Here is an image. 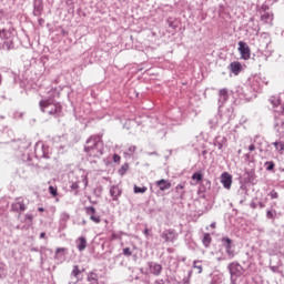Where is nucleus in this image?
Returning a JSON list of instances; mask_svg holds the SVG:
<instances>
[{"instance_id": "f257e3e1", "label": "nucleus", "mask_w": 284, "mask_h": 284, "mask_svg": "<svg viewBox=\"0 0 284 284\" xmlns=\"http://www.w3.org/2000/svg\"><path fill=\"white\" fill-rule=\"evenodd\" d=\"M39 105L41 112H48L51 116L61 114V111L63 110L61 104L59 102H54L53 99L41 100Z\"/></svg>"}, {"instance_id": "f03ea898", "label": "nucleus", "mask_w": 284, "mask_h": 284, "mask_svg": "<svg viewBox=\"0 0 284 284\" xmlns=\"http://www.w3.org/2000/svg\"><path fill=\"white\" fill-rule=\"evenodd\" d=\"M99 145H101V136L92 135L84 145V152L90 156H99V154H103Z\"/></svg>"}, {"instance_id": "7ed1b4c3", "label": "nucleus", "mask_w": 284, "mask_h": 284, "mask_svg": "<svg viewBox=\"0 0 284 284\" xmlns=\"http://www.w3.org/2000/svg\"><path fill=\"white\" fill-rule=\"evenodd\" d=\"M237 44V50L241 54V59H243L244 61L250 60V57H252V50L250 49V45H247V43L243 41H240Z\"/></svg>"}, {"instance_id": "20e7f679", "label": "nucleus", "mask_w": 284, "mask_h": 284, "mask_svg": "<svg viewBox=\"0 0 284 284\" xmlns=\"http://www.w3.org/2000/svg\"><path fill=\"white\" fill-rule=\"evenodd\" d=\"M221 183L225 190H230L232 187V175L227 172L222 173Z\"/></svg>"}, {"instance_id": "39448f33", "label": "nucleus", "mask_w": 284, "mask_h": 284, "mask_svg": "<svg viewBox=\"0 0 284 284\" xmlns=\"http://www.w3.org/2000/svg\"><path fill=\"white\" fill-rule=\"evenodd\" d=\"M222 243H224V247L226 250L229 258H234V250H232V240L230 237H223Z\"/></svg>"}, {"instance_id": "423d86ee", "label": "nucleus", "mask_w": 284, "mask_h": 284, "mask_svg": "<svg viewBox=\"0 0 284 284\" xmlns=\"http://www.w3.org/2000/svg\"><path fill=\"white\" fill-rule=\"evenodd\" d=\"M155 185L161 190V192H165V190H170V187H172V183L165 179L156 181Z\"/></svg>"}, {"instance_id": "0eeeda50", "label": "nucleus", "mask_w": 284, "mask_h": 284, "mask_svg": "<svg viewBox=\"0 0 284 284\" xmlns=\"http://www.w3.org/2000/svg\"><path fill=\"white\" fill-rule=\"evenodd\" d=\"M150 272L154 274V276H161V272H163V266L156 263L149 264Z\"/></svg>"}, {"instance_id": "6e6552de", "label": "nucleus", "mask_w": 284, "mask_h": 284, "mask_svg": "<svg viewBox=\"0 0 284 284\" xmlns=\"http://www.w3.org/2000/svg\"><path fill=\"white\" fill-rule=\"evenodd\" d=\"M230 69H231V72H233V74L237 75L243 70V65L241 64V62L234 61L230 64Z\"/></svg>"}, {"instance_id": "1a4fd4ad", "label": "nucleus", "mask_w": 284, "mask_h": 284, "mask_svg": "<svg viewBox=\"0 0 284 284\" xmlns=\"http://www.w3.org/2000/svg\"><path fill=\"white\" fill-rule=\"evenodd\" d=\"M229 271L231 276H239V274H241V265L236 264V263H231L229 265Z\"/></svg>"}, {"instance_id": "9d476101", "label": "nucleus", "mask_w": 284, "mask_h": 284, "mask_svg": "<svg viewBox=\"0 0 284 284\" xmlns=\"http://www.w3.org/2000/svg\"><path fill=\"white\" fill-rule=\"evenodd\" d=\"M13 212H26V204L22 201H17L12 204Z\"/></svg>"}, {"instance_id": "9b49d317", "label": "nucleus", "mask_w": 284, "mask_h": 284, "mask_svg": "<svg viewBox=\"0 0 284 284\" xmlns=\"http://www.w3.org/2000/svg\"><path fill=\"white\" fill-rule=\"evenodd\" d=\"M110 194H111L113 201H116L121 195V189L118 185H113L110 189Z\"/></svg>"}, {"instance_id": "f8f14e48", "label": "nucleus", "mask_w": 284, "mask_h": 284, "mask_svg": "<svg viewBox=\"0 0 284 284\" xmlns=\"http://www.w3.org/2000/svg\"><path fill=\"white\" fill-rule=\"evenodd\" d=\"M163 239H165L166 242L170 241H174V239H176V233H174V231L169 230L166 232L163 233Z\"/></svg>"}, {"instance_id": "ddd939ff", "label": "nucleus", "mask_w": 284, "mask_h": 284, "mask_svg": "<svg viewBox=\"0 0 284 284\" xmlns=\"http://www.w3.org/2000/svg\"><path fill=\"white\" fill-rule=\"evenodd\" d=\"M88 247V240L85 237H79L78 239V250L79 252H83Z\"/></svg>"}, {"instance_id": "4468645a", "label": "nucleus", "mask_w": 284, "mask_h": 284, "mask_svg": "<svg viewBox=\"0 0 284 284\" xmlns=\"http://www.w3.org/2000/svg\"><path fill=\"white\" fill-rule=\"evenodd\" d=\"M133 192H134V194H145V192H148V186L134 185Z\"/></svg>"}, {"instance_id": "2eb2a0df", "label": "nucleus", "mask_w": 284, "mask_h": 284, "mask_svg": "<svg viewBox=\"0 0 284 284\" xmlns=\"http://www.w3.org/2000/svg\"><path fill=\"white\" fill-rule=\"evenodd\" d=\"M210 243H212V236L210 235V233H206L203 236V244L205 245V247H210Z\"/></svg>"}, {"instance_id": "dca6fc26", "label": "nucleus", "mask_w": 284, "mask_h": 284, "mask_svg": "<svg viewBox=\"0 0 284 284\" xmlns=\"http://www.w3.org/2000/svg\"><path fill=\"white\" fill-rule=\"evenodd\" d=\"M273 145L278 151V154H283V152H284V142H274Z\"/></svg>"}, {"instance_id": "f3484780", "label": "nucleus", "mask_w": 284, "mask_h": 284, "mask_svg": "<svg viewBox=\"0 0 284 284\" xmlns=\"http://www.w3.org/2000/svg\"><path fill=\"white\" fill-rule=\"evenodd\" d=\"M192 180L197 181V183H199V182L203 181V174L201 172H196L192 175Z\"/></svg>"}, {"instance_id": "a211bd4d", "label": "nucleus", "mask_w": 284, "mask_h": 284, "mask_svg": "<svg viewBox=\"0 0 284 284\" xmlns=\"http://www.w3.org/2000/svg\"><path fill=\"white\" fill-rule=\"evenodd\" d=\"M271 103H272L273 108H278L281 105V99L272 98Z\"/></svg>"}, {"instance_id": "6ab92c4d", "label": "nucleus", "mask_w": 284, "mask_h": 284, "mask_svg": "<svg viewBox=\"0 0 284 284\" xmlns=\"http://www.w3.org/2000/svg\"><path fill=\"white\" fill-rule=\"evenodd\" d=\"M79 274H81V270L77 265L73 266L72 276H74L75 278H79Z\"/></svg>"}, {"instance_id": "aec40b11", "label": "nucleus", "mask_w": 284, "mask_h": 284, "mask_svg": "<svg viewBox=\"0 0 284 284\" xmlns=\"http://www.w3.org/2000/svg\"><path fill=\"white\" fill-rule=\"evenodd\" d=\"M90 219L93 223H101V216L99 214H92Z\"/></svg>"}, {"instance_id": "412c9836", "label": "nucleus", "mask_w": 284, "mask_h": 284, "mask_svg": "<svg viewBox=\"0 0 284 284\" xmlns=\"http://www.w3.org/2000/svg\"><path fill=\"white\" fill-rule=\"evenodd\" d=\"M265 165H266V170L268 171H272L275 168V164L272 161L265 162Z\"/></svg>"}, {"instance_id": "4be33fe9", "label": "nucleus", "mask_w": 284, "mask_h": 284, "mask_svg": "<svg viewBox=\"0 0 284 284\" xmlns=\"http://www.w3.org/2000/svg\"><path fill=\"white\" fill-rule=\"evenodd\" d=\"M194 267L197 270V274H201L203 272V266L200 264V262H194Z\"/></svg>"}, {"instance_id": "5701e85b", "label": "nucleus", "mask_w": 284, "mask_h": 284, "mask_svg": "<svg viewBox=\"0 0 284 284\" xmlns=\"http://www.w3.org/2000/svg\"><path fill=\"white\" fill-rule=\"evenodd\" d=\"M49 192L52 196H57L59 194L54 186H49Z\"/></svg>"}, {"instance_id": "b1692460", "label": "nucleus", "mask_w": 284, "mask_h": 284, "mask_svg": "<svg viewBox=\"0 0 284 284\" xmlns=\"http://www.w3.org/2000/svg\"><path fill=\"white\" fill-rule=\"evenodd\" d=\"M123 255L124 256H132V251L130 250V247L123 248Z\"/></svg>"}, {"instance_id": "393cba45", "label": "nucleus", "mask_w": 284, "mask_h": 284, "mask_svg": "<svg viewBox=\"0 0 284 284\" xmlns=\"http://www.w3.org/2000/svg\"><path fill=\"white\" fill-rule=\"evenodd\" d=\"M220 97H224V99L227 98V89H221L219 92Z\"/></svg>"}, {"instance_id": "a878e982", "label": "nucleus", "mask_w": 284, "mask_h": 284, "mask_svg": "<svg viewBox=\"0 0 284 284\" xmlns=\"http://www.w3.org/2000/svg\"><path fill=\"white\" fill-rule=\"evenodd\" d=\"M97 212V209L94 206L87 207V214H94Z\"/></svg>"}, {"instance_id": "bb28decb", "label": "nucleus", "mask_w": 284, "mask_h": 284, "mask_svg": "<svg viewBox=\"0 0 284 284\" xmlns=\"http://www.w3.org/2000/svg\"><path fill=\"white\" fill-rule=\"evenodd\" d=\"M121 161V155L119 154H113V162L119 163Z\"/></svg>"}, {"instance_id": "cd10ccee", "label": "nucleus", "mask_w": 284, "mask_h": 284, "mask_svg": "<svg viewBox=\"0 0 284 284\" xmlns=\"http://www.w3.org/2000/svg\"><path fill=\"white\" fill-rule=\"evenodd\" d=\"M181 190H185V184H178L175 187L176 192H181Z\"/></svg>"}, {"instance_id": "c85d7f7f", "label": "nucleus", "mask_w": 284, "mask_h": 284, "mask_svg": "<svg viewBox=\"0 0 284 284\" xmlns=\"http://www.w3.org/2000/svg\"><path fill=\"white\" fill-rule=\"evenodd\" d=\"M270 196L271 199H278V193L276 191H271Z\"/></svg>"}, {"instance_id": "c756f323", "label": "nucleus", "mask_w": 284, "mask_h": 284, "mask_svg": "<svg viewBox=\"0 0 284 284\" xmlns=\"http://www.w3.org/2000/svg\"><path fill=\"white\" fill-rule=\"evenodd\" d=\"M79 187V183L74 182L71 184V190H77Z\"/></svg>"}, {"instance_id": "7c9ffc66", "label": "nucleus", "mask_w": 284, "mask_h": 284, "mask_svg": "<svg viewBox=\"0 0 284 284\" xmlns=\"http://www.w3.org/2000/svg\"><path fill=\"white\" fill-rule=\"evenodd\" d=\"M248 150H250V152H254V150H256V145L251 144V145L248 146Z\"/></svg>"}, {"instance_id": "2f4dec72", "label": "nucleus", "mask_w": 284, "mask_h": 284, "mask_svg": "<svg viewBox=\"0 0 284 284\" xmlns=\"http://www.w3.org/2000/svg\"><path fill=\"white\" fill-rule=\"evenodd\" d=\"M129 152H131V153L136 152V146H130V148H129Z\"/></svg>"}, {"instance_id": "473e14b6", "label": "nucleus", "mask_w": 284, "mask_h": 284, "mask_svg": "<svg viewBox=\"0 0 284 284\" xmlns=\"http://www.w3.org/2000/svg\"><path fill=\"white\" fill-rule=\"evenodd\" d=\"M144 235H145V236H150V230H149V229H145V230H144Z\"/></svg>"}, {"instance_id": "72a5a7b5", "label": "nucleus", "mask_w": 284, "mask_h": 284, "mask_svg": "<svg viewBox=\"0 0 284 284\" xmlns=\"http://www.w3.org/2000/svg\"><path fill=\"white\" fill-rule=\"evenodd\" d=\"M59 252H65V248H57V254H59Z\"/></svg>"}, {"instance_id": "f704fd0d", "label": "nucleus", "mask_w": 284, "mask_h": 284, "mask_svg": "<svg viewBox=\"0 0 284 284\" xmlns=\"http://www.w3.org/2000/svg\"><path fill=\"white\" fill-rule=\"evenodd\" d=\"M40 239H45V232H42V233L40 234Z\"/></svg>"}, {"instance_id": "c9c22d12", "label": "nucleus", "mask_w": 284, "mask_h": 284, "mask_svg": "<svg viewBox=\"0 0 284 284\" xmlns=\"http://www.w3.org/2000/svg\"><path fill=\"white\" fill-rule=\"evenodd\" d=\"M211 227L214 230V227H216V223H212Z\"/></svg>"}, {"instance_id": "e433bc0d", "label": "nucleus", "mask_w": 284, "mask_h": 284, "mask_svg": "<svg viewBox=\"0 0 284 284\" xmlns=\"http://www.w3.org/2000/svg\"><path fill=\"white\" fill-rule=\"evenodd\" d=\"M2 79H3V78H2L1 74H0V85H1Z\"/></svg>"}, {"instance_id": "4c0bfd02", "label": "nucleus", "mask_w": 284, "mask_h": 284, "mask_svg": "<svg viewBox=\"0 0 284 284\" xmlns=\"http://www.w3.org/2000/svg\"><path fill=\"white\" fill-rule=\"evenodd\" d=\"M40 212H43V209H39Z\"/></svg>"}, {"instance_id": "58836bf2", "label": "nucleus", "mask_w": 284, "mask_h": 284, "mask_svg": "<svg viewBox=\"0 0 284 284\" xmlns=\"http://www.w3.org/2000/svg\"><path fill=\"white\" fill-rule=\"evenodd\" d=\"M267 214H272V212L268 211Z\"/></svg>"}]
</instances>
